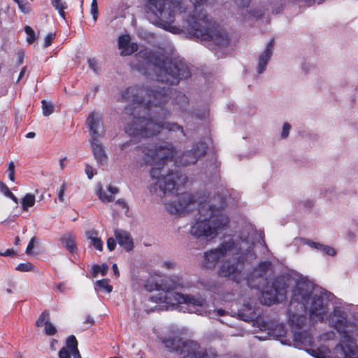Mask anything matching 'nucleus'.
Masks as SVG:
<instances>
[{"label": "nucleus", "mask_w": 358, "mask_h": 358, "mask_svg": "<svg viewBox=\"0 0 358 358\" xmlns=\"http://www.w3.org/2000/svg\"><path fill=\"white\" fill-rule=\"evenodd\" d=\"M172 99V103L182 113L187 111V97L182 92L152 86L146 92L138 87H131L122 92V99L131 102L127 106V113L133 116V123L125 127V131L134 137L149 138L159 134L162 129L169 131H180L185 136L183 128L174 122H165L170 112L162 106Z\"/></svg>", "instance_id": "f257e3e1"}, {"label": "nucleus", "mask_w": 358, "mask_h": 358, "mask_svg": "<svg viewBox=\"0 0 358 358\" xmlns=\"http://www.w3.org/2000/svg\"><path fill=\"white\" fill-rule=\"evenodd\" d=\"M255 235L253 227L247 224L239 231L224 236L218 247L204 253L205 266L214 267L222 258L232 256L233 259L223 261L219 266V276L228 278L236 283L246 280L249 287L258 290L265 288L273 273L271 262H261L247 275L244 272L245 265L257 258L253 250Z\"/></svg>", "instance_id": "f03ea898"}, {"label": "nucleus", "mask_w": 358, "mask_h": 358, "mask_svg": "<svg viewBox=\"0 0 358 358\" xmlns=\"http://www.w3.org/2000/svg\"><path fill=\"white\" fill-rule=\"evenodd\" d=\"M292 292L290 307L298 306L308 315L311 321L322 322L333 312L329 313L334 295L327 290L315 286L314 283L303 275H282L276 278L272 286L262 289L260 302L266 306L283 301L288 290Z\"/></svg>", "instance_id": "7ed1b4c3"}, {"label": "nucleus", "mask_w": 358, "mask_h": 358, "mask_svg": "<svg viewBox=\"0 0 358 358\" xmlns=\"http://www.w3.org/2000/svg\"><path fill=\"white\" fill-rule=\"evenodd\" d=\"M208 145L199 142L194 145L192 148L176 157V150L171 143L166 141H159L148 146L137 148L138 151L143 154V159L145 164L152 166L150 170V177L155 180L150 191L162 196L166 194H173L178 192L181 187L188 182V178L180 172L165 171V163L170 159L174 164L179 166H187L197 162L199 158L204 155Z\"/></svg>", "instance_id": "20e7f679"}, {"label": "nucleus", "mask_w": 358, "mask_h": 358, "mask_svg": "<svg viewBox=\"0 0 358 358\" xmlns=\"http://www.w3.org/2000/svg\"><path fill=\"white\" fill-rule=\"evenodd\" d=\"M231 193L223 190L222 195L213 197L197 193L178 194L174 200L165 203L167 212L173 215H182L197 209L199 217L190 229V234L196 237L216 236L220 231L226 229L229 223V217L222 209L231 201Z\"/></svg>", "instance_id": "39448f33"}, {"label": "nucleus", "mask_w": 358, "mask_h": 358, "mask_svg": "<svg viewBox=\"0 0 358 358\" xmlns=\"http://www.w3.org/2000/svg\"><path fill=\"white\" fill-rule=\"evenodd\" d=\"M348 308L342 303L333 306V312L327 317V324L341 336V342L330 350L329 342L335 338L333 331L320 335L317 343L306 349V352L315 358H358V317L348 318Z\"/></svg>", "instance_id": "423d86ee"}, {"label": "nucleus", "mask_w": 358, "mask_h": 358, "mask_svg": "<svg viewBox=\"0 0 358 358\" xmlns=\"http://www.w3.org/2000/svg\"><path fill=\"white\" fill-rule=\"evenodd\" d=\"M182 285L171 278H164L160 283L148 281L145 285L149 292L154 290L157 292L150 296L148 302L155 303L153 308L146 309L147 311H159L177 309L179 305H185L189 313L201 315L210 314L206 301L201 296L185 295L178 292Z\"/></svg>", "instance_id": "0eeeda50"}, {"label": "nucleus", "mask_w": 358, "mask_h": 358, "mask_svg": "<svg viewBox=\"0 0 358 358\" xmlns=\"http://www.w3.org/2000/svg\"><path fill=\"white\" fill-rule=\"evenodd\" d=\"M137 69L143 74L152 76L158 82L176 85L180 80L190 76L187 64L180 59H172L164 55L155 54L148 49L141 50L136 55Z\"/></svg>", "instance_id": "6e6552de"}, {"label": "nucleus", "mask_w": 358, "mask_h": 358, "mask_svg": "<svg viewBox=\"0 0 358 358\" xmlns=\"http://www.w3.org/2000/svg\"><path fill=\"white\" fill-rule=\"evenodd\" d=\"M306 317L303 315L292 313L289 306V322L292 327V340L284 338L287 334V330L284 324H278L271 325L268 322L260 321L258 322L259 329L266 334L264 336H257L260 341H266L273 338L279 340L283 345H293L298 349H306L313 348L314 341L308 331L303 329L306 326Z\"/></svg>", "instance_id": "1a4fd4ad"}, {"label": "nucleus", "mask_w": 358, "mask_h": 358, "mask_svg": "<svg viewBox=\"0 0 358 358\" xmlns=\"http://www.w3.org/2000/svg\"><path fill=\"white\" fill-rule=\"evenodd\" d=\"M165 347L177 352L180 358H217L215 351L204 348L193 341H182L179 337L166 338L163 340Z\"/></svg>", "instance_id": "9d476101"}, {"label": "nucleus", "mask_w": 358, "mask_h": 358, "mask_svg": "<svg viewBox=\"0 0 358 358\" xmlns=\"http://www.w3.org/2000/svg\"><path fill=\"white\" fill-rule=\"evenodd\" d=\"M87 124L90 132V139H98L104 136L105 131L100 113L96 112L90 113L87 119Z\"/></svg>", "instance_id": "9b49d317"}, {"label": "nucleus", "mask_w": 358, "mask_h": 358, "mask_svg": "<svg viewBox=\"0 0 358 358\" xmlns=\"http://www.w3.org/2000/svg\"><path fill=\"white\" fill-rule=\"evenodd\" d=\"M274 42L271 40L266 45L264 50L258 55L257 61V72L258 74H262L266 69L267 64L271 59L273 52Z\"/></svg>", "instance_id": "f8f14e48"}, {"label": "nucleus", "mask_w": 358, "mask_h": 358, "mask_svg": "<svg viewBox=\"0 0 358 358\" xmlns=\"http://www.w3.org/2000/svg\"><path fill=\"white\" fill-rule=\"evenodd\" d=\"M118 48L121 50L122 56L130 55L138 50L136 43L131 42V38L128 34H123L118 37Z\"/></svg>", "instance_id": "ddd939ff"}, {"label": "nucleus", "mask_w": 358, "mask_h": 358, "mask_svg": "<svg viewBox=\"0 0 358 358\" xmlns=\"http://www.w3.org/2000/svg\"><path fill=\"white\" fill-rule=\"evenodd\" d=\"M114 235L118 244L126 251L129 252L134 248V241L128 231L122 229H115Z\"/></svg>", "instance_id": "4468645a"}, {"label": "nucleus", "mask_w": 358, "mask_h": 358, "mask_svg": "<svg viewBox=\"0 0 358 358\" xmlns=\"http://www.w3.org/2000/svg\"><path fill=\"white\" fill-rule=\"evenodd\" d=\"M93 155L98 164H104L107 160V155L99 138L90 139Z\"/></svg>", "instance_id": "2eb2a0df"}, {"label": "nucleus", "mask_w": 358, "mask_h": 358, "mask_svg": "<svg viewBox=\"0 0 358 358\" xmlns=\"http://www.w3.org/2000/svg\"><path fill=\"white\" fill-rule=\"evenodd\" d=\"M238 315L241 320L250 321L257 318L260 315V311L256 306L247 303L238 310Z\"/></svg>", "instance_id": "dca6fc26"}, {"label": "nucleus", "mask_w": 358, "mask_h": 358, "mask_svg": "<svg viewBox=\"0 0 358 358\" xmlns=\"http://www.w3.org/2000/svg\"><path fill=\"white\" fill-rule=\"evenodd\" d=\"M49 320V313L43 312L36 320V324L38 327H44V333L46 335L52 336L56 334L57 329Z\"/></svg>", "instance_id": "f3484780"}, {"label": "nucleus", "mask_w": 358, "mask_h": 358, "mask_svg": "<svg viewBox=\"0 0 358 358\" xmlns=\"http://www.w3.org/2000/svg\"><path fill=\"white\" fill-rule=\"evenodd\" d=\"M108 191L109 194H107L103 189L101 185L97 186L96 188V194L99 196V199L102 202H110L113 201V195L118 193L119 190L116 187L113 185H109L108 187Z\"/></svg>", "instance_id": "a211bd4d"}, {"label": "nucleus", "mask_w": 358, "mask_h": 358, "mask_svg": "<svg viewBox=\"0 0 358 358\" xmlns=\"http://www.w3.org/2000/svg\"><path fill=\"white\" fill-rule=\"evenodd\" d=\"M60 241L69 252L73 253L76 251V236L73 234L65 233L61 236Z\"/></svg>", "instance_id": "6ab92c4d"}, {"label": "nucleus", "mask_w": 358, "mask_h": 358, "mask_svg": "<svg viewBox=\"0 0 358 358\" xmlns=\"http://www.w3.org/2000/svg\"><path fill=\"white\" fill-rule=\"evenodd\" d=\"M36 198L34 194H27L22 199V208L24 211H27L28 208L32 207L35 204Z\"/></svg>", "instance_id": "aec40b11"}, {"label": "nucleus", "mask_w": 358, "mask_h": 358, "mask_svg": "<svg viewBox=\"0 0 358 358\" xmlns=\"http://www.w3.org/2000/svg\"><path fill=\"white\" fill-rule=\"evenodd\" d=\"M51 3L52 5L55 7V8L58 10L59 15L64 19V10L67 7L66 3L63 1V0H51Z\"/></svg>", "instance_id": "412c9836"}, {"label": "nucleus", "mask_w": 358, "mask_h": 358, "mask_svg": "<svg viewBox=\"0 0 358 358\" xmlns=\"http://www.w3.org/2000/svg\"><path fill=\"white\" fill-rule=\"evenodd\" d=\"M108 270V266L103 264L101 266L94 265L91 269V273L93 277H96L99 273H101L102 276L106 275Z\"/></svg>", "instance_id": "4be33fe9"}, {"label": "nucleus", "mask_w": 358, "mask_h": 358, "mask_svg": "<svg viewBox=\"0 0 358 358\" xmlns=\"http://www.w3.org/2000/svg\"><path fill=\"white\" fill-rule=\"evenodd\" d=\"M96 287H98L99 289H101L103 292L110 293L113 287L109 285V281L107 279H102L100 280H97L95 283Z\"/></svg>", "instance_id": "5701e85b"}, {"label": "nucleus", "mask_w": 358, "mask_h": 358, "mask_svg": "<svg viewBox=\"0 0 358 358\" xmlns=\"http://www.w3.org/2000/svg\"><path fill=\"white\" fill-rule=\"evenodd\" d=\"M319 251L330 257H334L337 253L336 250L334 248L322 243Z\"/></svg>", "instance_id": "b1692460"}, {"label": "nucleus", "mask_w": 358, "mask_h": 358, "mask_svg": "<svg viewBox=\"0 0 358 358\" xmlns=\"http://www.w3.org/2000/svg\"><path fill=\"white\" fill-rule=\"evenodd\" d=\"M66 348L69 350L70 352L78 349V348H77L78 343H77L76 338L74 336H69L66 339Z\"/></svg>", "instance_id": "393cba45"}, {"label": "nucleus", "mask_w": 358, "mask_h": 358, "mask_svg": "<svg viewBox=\"0 0 358 358\" xmlns=\"http://www.w3.org/2000/svg\"><path fill=\"white\" fill-rule=\"evenodd\" d=\"M302 243L317 251L320 250L322 243L310 239L303 238Z\"/></svg>", "instance_id": "a878e982"}, {"label": "nucleus", "mask_w": 358, "mask_h": 358, "mask_svg": "<svg viewBox=\"0 0 358 358\" xmlns=\"http://www.w3.org/2000/svg\"><path fill=\"white\" fill-rule=\"evenodd\" d=\"M43 113L45 116L50 115L53 111V106L50 103H47L45 101H42Z\"/></svg>", "instance_id": "bb28decb"}, {"label": "nucleus", "mask_w": 358, "mask_h": 358, "mask_svg": "<svg viewBox=\"0 0 358 358\" xmlns=\"http://www.w3.org/2000/svg\"><path fill=\"white\" fill-rule=\"evenodd\" d=\"M90 13L92 15L93 20L94 22L96 21L98 18V5L96 0H92L91 6H90Z\"/></svg>", "instance_id": "cd10ccee"}, {"label": "nucleus", "mask_w": 358, "mask_h": 358, "mask_svg": "<svg viewBox=\"0 0 358 358\" xmlns=\"http://www.w3.org/2000/svg\"><path fill=\"white\" fill-rule=\"evenodd\" d=\"M34 266L31 263L26 262L17 265V266L16 267V270L21 272H28L32 271L34 269Z\"/></svg>", "instance_id": "c85d7f7f"}, {"label": "nucleus", "mask_w": 358, "mask_h": 358, "mask_svg": "<svg viewBox=\"0 0 358 358\" xmlns=\"http://www.w3.org/2000/svg\"><path fill=\"white\" fill-rule=\"evenodd\" d=\"M24 31L28 35V37L27 38V41L29 43H33L34 41V40H35V33H34V31L29 26H26L24 27Z\"/></svg>", "instance_id": "c756f323"}, {"label": "nucleus", "mask_w": 358, "mask_h": 358, "mask_svg": "<svg viewBox=\"0 0 358 358\" xmlns=\"http://www.w3.org/2000/svg\"><path fill=\"white\" fill-rule=\"evenodd\" d=\"M18 8L20 11L24 14H28L31 11V5L27 1H24L22 3L19 4Z\"/></svg>", "instance_id": "7c9ffc66"}, {"label": "nucleus", "mask_w": 358, "mask_h": 358, "mask_svg": "<svg viewBox=\"0 0 358 358\" xmlns=\"http://www.w3.org/2000/svg\"><path fill=\"white\" fill-rule=\"evenodd\" d=\"M290 129H291V125L287 122L284 123L283 126H282V131L280 133L281 138L285 139V138H287L289 136Z\"/></svg>", "instance_id": "2f4dec72"}, {"label": "nucleus", "mask_w": 358, "mask_h": 358, "mask_svg": "<svg viewBox=\"0 0 358 358\" xmlns=\"http://www.w3.org/2000/svg\"><path fill=\"white\" fill-rule=\"evenodd\" d=\"M66 190V183H63L60 187H59V192H58V196H57V199L59 200V202H62L63 203L64 201V193H65V191Z\"/></svg>", "instance_id": "473e14b6"}, {"label": "nucleus", "mask_w": 358, "mask_h": 358, "mask_svg": "<svg viewBox=\"0 0 358 358\" xmlns=\"http://www.w3.org/2000/svg\"><path fill=\"white\" fill-rule=\"evenodd\" d=\"M90 242L94 248H96L99 251L103 250V241L100 238L92 240Z\"/></svg>", "instance_id": "72a5a7b5"}, {"label": "nucleus", "mask_w": 358, "mask_h": 358, "mask_svg": "<svg viewBox=\"0 0 358 358\" xmlns=\"http://www.w3.org/2000/svg\"><path fill=\"white\" fill-rule=\"evenodd\" d=\"M8 178L11 181L15 180V165L13 162H10L8 164Z\"/></svg>", "instance_id": "f704fd0d"}, {"label": "nucleus", "mask_w": 358, "mask_h": 358, "mask_svg": "<svg viewBox=\"0 0 358 358\" xmlns=\"http://www.w3.org/2000/svg\"><path fill=\"white\" fill-rule=\"evenodd\" d=\"M55 34H54V33L48 34L45 38L44 47L47 48V47L50 46L52 44V42L53 39L55 38Z\"/></svg>", "instance_id": "c9c22d12"}, {"label": "nucleus", "mask_w": 358, "mask_h": 358, "mask_svg": "<svg viewBox=\"0 0 358 358\" xmlns=\"http://www.w3.org/2000/svg\"><path fill=\"white\" fill-rule=\"evenodd\" d=\"M88 64L91 69H92L95 73L98 71V62L97 61L92 58L88 59Z\"/></svg>", "instance_id": "e433bc0d"}, {"label": "nucleus", "mask_w": 358, "mask_h": 358, "mask_svg": "<svg viewBox=\"0 0 358 358\" xmlns=\"http://www.w3.org/2000/svg\"><path fill=\"white\" fill-rule=\"evenodd\" d=\"M0 191L6 196V197H8L9 195L12 193L10 190H9V188L7 187V185L6 184H4L3 182H0Z\"/></svg>", "instance_id": "4c0bfd02"}, {"label": "nucleus", "mask_w": 358, "mask_h": 358, "mask_svg": "<svg viewBox=\"0 0 358 358\" xmlns=\"http://www.w3.org/2000/svg\"><path fill=\"white\" fill-rule=\"evenodd\" d=\"M86 236H87V239L90 240V241L99 238L98 236V232L95 230H90V231H87Z\"/></svg>", "instance_id": "58836bf2"}, {"label": "nucleus", "mask_w": 358, "mask_h": 358, "mask_svg": "<svg viewBox=\"0 0 358 358\" xmlns=\"http://www.w3.org/2000/svg\"><path fill=\"white\" fill-rule=\"evenodd\" d=\"M71 352L66 348H62L59 352V358H70Z\"/></svg>", "instance_id": "ea45409f"}, {"label": "nucleus", "mask_w": 358, "mask_h": 358, "mask_svg": "<svg viewBox=\"0 0 358 358\" xmlns=\"http://www.w3.org/2000/svg\"><path fill=\"white\" fill-rule=\"evenodd\" d=\"M116 246V241L115 238L110 237L107 240V248L110 251H113Z\"/></svg>", "instance_id": "a19ab883"}, {"label": "nucleus", "mask_w": 358, "mask_h": 358, "mask_svg": "<svg viewBox=\"0 0 358 358\" xmlns=\"http://www.w3.org/2000/svg\"><path fill=\"white\" fill-rule=\"evenodd\" d=\"M85 171L89 179H92L95 173L93 168L88 164L85 166Z\"/></svg>", "instance_id": "79ce46f5"}, {"label": "nucleus", "mask_w": 358, "mask_h": 358, "mask_svg": "<svg viewBox=\"0 0 358 358\" xmlns=\"http://www.w3.org/2000/svg\"><path fill=\"white\" fill-rule=\"evenodd\" d=\"M235 3L239 7H246L249 5L250 0H234Z\"/></svg>", "instance_id": "37998d69"}, {"label": "nucleus", "mask_w": 358, "mask_h": 358, "mask_svg": "<svg viewBox=\"0 0 358 358\" xmlns=\"http://www.w3.org/2000/svg\"><path fill=\"white\" fill-rule=\"evenodd\" d=\"M34 241H35V238L33 237L30 241L29 242V244L27 247V250H26V253L28 254V255H31V250L34 248Z\"/></svg>", "instance_id": "c03bdc74"}, {"label": "nucleus", "mask_w": 358, "mask_h": 358, "mask_svg": "<svg viewBox=\"0 0 358 358\" xmlns=\"http://www.w3.org/2000/svg\"><path fill=\"white\" fill-rule=\"evenodd\" d=\"M162 266L166 268H173L176 263L173 261H165L162 263Z\"/></svg>", "instance_id": "a18cd8bd"}, {"label": "nucleus", "mask_w": 358, "mask_h": 358, "mask_svg": "<svg viewBox=\"0 0 358 358\" xmlns=\"http://www.w3.org/2000/svg\"><path fill=\"white\" fill-rule=\"evenodd\" d=\"M15 251L13 249H7L4 252L0 253L1 255L8 257L14 255Z\"/></svg>", "instance_id": "49530a36"}, {"label": "nucleus", "mask_w": 358, "mask_h": 358, "mask_svg": "<svg viewBox=\"0 0 358 358\" xmlns=\"http://www.w3.org/2000/svg\"><path fill=\"white\" fill-rule=\"evenodd\" d=\"M84 322L86 324H94V319L92 318V316L87 315V316H86Z\"/></svg>", "instance_id": "de8ad7c7"}, {"label": "nucleus", "mask_w": 358, "mask_h": 358, "mask_svg": "<svg viewBox=\"0 0 358 358\" xmlns=\"http://www.w3.org/2000/svg\"><path fill=\"white\" fill-rule=\"evenodd\" d=\"M71 354L72 355L73 358H81V356L78 349L71 351Z\"/></svg>", "instance_id": "09e8293b"}, {"label": "nucleus", "mask_w": 358, "mask_h": 358, "mask_svg": "<svg viewBox=\"0 0 358 358\" xmlns=\"http://www.w3.org/2000/svg\"><path fill=\"white\" fill-rule=\"evenodd\" d=\"M25 71L26 67H23L20 71L17 82H19L22 78V77L24 76Z\"/></svg>", "instance_id": "8fccbe9b"}, {"label": "nucleus", "mask_w": 358, "mask_h": 358, "mask_svg": "<svg viewBox=\"0 0 358 358\" xmlns=\"http://www.w3.org/2000/svg\"><path fill=\"white\" fill-rule=\"evenodd\" d=\"M116 203L119 206H122V208H127V203L123 199H118L116 201Z\"/></svg>", "instance_id": "3c124183"}, {"label": "nucleus", "mask_w": 358, "mask_h": 358, "mask_svg": "<svg viewBox=\"0 0 358 358\" xmlns=\"http://www.w3.org/2000/svg\"><path fill=\"white\" fill-rule=\"evenodd\" d=\"M113 270L114 274L116 276H118L119 275V271H118V268H117V264H114L113 265Z\"/></svg>", "instance_id": "603ef678"}, {"label": "nucleus", "mask_w": 358, "mask_h": 358, "mask_svg": "<svg viewBox=\"0 0 358 358\" xmlns=\"http://www.w3.org/2000/svg\"><path fill=\"white\" fill-rule=\"evenodd\" d=\"M8 198H10V199H12L15 203H18V199L13 194L11 193Z\"/></svg>", "instance_id": "864d4df0"}, {"label": "nucleus", "mask_w": 358, "mask_h": 358, "mask_svg": "<svg viewBox=\"0 0 358 358\" xmlns=\"http://www.w3.org/2000/svg\"><path fill=\"white\" fill-rule=\"evenodd\" d=\"M65 160H66V157H64L59 160V166H60L61 169H63L65 166V165H64Z\"/></svg>", "instance_id": "5fc2aeb1"}, {"label": "nucleus", "mask_w": 358, "mask_h": 358, "mask_svg": "<svg viewBox=\"0 0 358 358\" xmlns=\"http://www.w3.org/2000/svg\"><path fill=\"white\" fill-rule=\"evenodd\" d=\"M36 136V134L34 132H29L26 134V137L28 138H33Z\"/></svg>", "instance_id": "6e6d98bb"}, {"label": "nucleus", "mask_w": 358, "mask_h": 358, "mask_svg": "<svg viewBox=\"0 0 358 358\" xmlns=\"http://www.w3.org/2000/svg\"><path fill=\"white\" fill-rule=\"evenodd\" d=\"M129 143H129V141H127V142H126V143H124L122 144V145H120V150H121L122 151H123V150H124L127 146H129Z\"/></svg>", "instance_id": "4d7b16f0"}, {"label": "nucleus", "mask_w": 358, "mask_h": 358, "mask_svg": "<svg viewBox=\"0 0 358 358\" xmlns=\"http://www.w3.org/2000/svg\"><path fill=\"white\" fill-rule=\"evenodd\" d=\"M217 313L218 315L222 316L225 314V310H224L222 309H219L217 310Z\"/></svg>", "instance_id": "13d9d810"}, {"label": "nucleus", "mask_w": 358, "mask_h": 358, "mask_svg": "<svg viewBox=\"0 0 358 358\" xmlns=\"http://www.w3.org/2000/svg\"><path fill=\"white\" fill-rule=\"evenodd\" d=\"M348 237H349V238H350L351 239L354 238H355V234H354V233H352V232H348Z\"/></svg>", "instance_id": "bf43d9fd"}, {"label": "nucleus", "mask_w": 358, "mask_h": 358, "mask_svg": "<svg viewBox=\"0 0 358 358\" xmlns=\"http://www.w3.org/2000/svg\"><path fill=\"white\" fill-rule=\"evenodd\" d=\"M206 114H207V112H206V111H205V112H204V115H203V116H198L197 115H196V116L198 118H201V119H202V118H204V117H206Z\"/></svg>", "instance_id": "052dcab7"}, {"label": "nucleus", "mask_w": 358, "mask_h": 358, "mask_svg": "<svg viewBox=\"0 0 358 358\" xmlns=\"http://www.w3.org/2000/svg\"><path fill=\"white\" fill-rule=\"evenodd\" d=\"M22 62H23V59H22V57H20V58H19V64H22Z\"/></svg>", "instance_id": "680f3d73"}, {"label": "nucleus", "mask_w": 358, "mask_h": 358, "mask_svg": "<svg viewBox=\"0 0 358 358\" xmlns=\"http://www.w3.org/2000/svg\"><path fill=\"white\" fill-rule=\"evenodd\" d=\"M58 289H59V290H62V287H61V286H59Z\"/></svg>", "instance_id": "e2e57ef3"}, {"label": "nucleus", "mask_w": 358, "mask_h": 358, "mask_svg": "<svg viewBox=\"0 0 358 358\" xmlns=\"http://www.w3.org/2000/svg\"><path fill=\"white\" fill-rule=\"evenodd\" d=\"M110 358H118V357H110Z\"/></svg>", "instance_id": "0e129e2a"}]
</instances>
